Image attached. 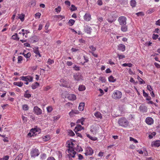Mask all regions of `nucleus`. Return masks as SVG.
Instances as JSON below:
<instances>
[{
    "instance_id": "5fc2aeb1",
    "label": "nucleus",
    "mask_w": 160,
    "mask_h": 160,
    "mask_svg": "<svg viewBox=\"0 0 160 160\" xmlns=\"http://www.w3.org/2000/svg\"><path fill=\"white\" fill-rule=\"evenodd\" d=\"M130 141H133L135 143L138 142V141L136 139H135L131 137H130Z\"/></svg>"
},
{
    "instance_id": "393cba45",
    "label": "nucleus",
    "mask_w": 160,
    "mask_h": 160,
    "mask_svg": "<svg viewBox=\"0 0 160 160\" xmlns=\"http://www.w3.org/2000/svg\"><path fill=\"white\" fill-rule=\"evenodd\" d=\"M121 30L123 32H126L128 30V27L125 25H122L121 28Z\"/></svg>"
},
{
    "instance_id": "c85d7f7f",
    "label": "nucleus",
    "mask_w": 160,
    "mask_h": 160,
    "mask_svg": "<svg viewBox=\"0 0 160 160\" xmlns=\"http://www.w3.org/2000/svg\"><path fill=\"white\" fill-rule=\"evenodd\" d=\"M108 80L110 82H115L116 80L112 76H110L108 78Z\"/></svg>"
},
{
    "instance_id": "412c9836",
    "label": "nucleus",
    "mask_w": 160,
    "mask_h": 160,
    "mask_svg": "<svg viewBox=\"0 0 160 160\" xmlns=\"http://www.w3.org/2000/svg\"><path fill=\"white\" fill-rule=\"evenodd\" d=\"M13 85L19 87H21L23 85V83L21 82H14L13 83Z\"/></svg>"
},
{
    "instance_id": "774afa93",
    "label": "nucleus",
    "mask_w": 160,
    "mask_h": 160,
    "mask_svg": "<svg viewBox=\"0 0 160 160\" xmlns=\"http://www.w3.org/2000/svg\"><path fill=\"white\" fill-rule=\"evenodd\" d=\"M99 6H101L102 4V0H98L97 2Z\"/></svg>"
},
{
    "instance_id": "4d7b16f0",
    "label": "nucleus",
    "mask_w": 160,
    "mask_h": 160,
    "mask_svg": "<svg viewBox=\"0 0 160 160\" xmlns=\"http://www.w3.org/2000/svg\"><path fill=\"white\" fill-rule=\"evenodd\" d=\"M68 134L69 135L72 136H73L75 135V134L74 132L71 130L69 131Z\"/></svg>"
},
{
    "instance_id": "49530a36",
    "label": "nucleus",
    "mask_w": 160,
    "mask_h": 160,
    "mask_svg": "<svg viewBox=\"0 0 160 160\" xmlns=\"http://www.w3.org/2000/svg\"><path fill=\"white\" fill-rule=\"evenodd\" d=\"M99 80L101 81L102 82H105L106 81L105 78L103 77H100L99 78Z\"/></svg>"
},
{
    "instance_id": "7ed1b4c3",
    "label": "nucleus",
    "mask_w": 160,
    "mask_h": 160,
    "mask_svg": "<svg viewBox=\"0 0 160 160\" xmlns=\"http://www.w3.org/2000/svg\"><path fill=\"white\" fill-rule=\"evenodd\" d=\"M72 146H70L69 144H68L69 149L68 150V152L69 153V156L72 158L75 157L76 154L75 151L74 150L73 148V143L71 142Z\"/></svg>"
},
{
    "instance_id": "13d9d810",
    "label": "nucleus",
    "mask_w": 160,
    "mask_h": 160,
    "mask_svg": "<svg viewBox=\"0 0 160 160\" xmlns=\"http://www.w3.org/2000/svg\"><path fill=\"white\" fill-rule=\"evenodd\" d=\"M9 158L8 156H6L3 157V158H0V160H8Z\"/></svg>"
},
{
    "instance_id": "052dcab7",
    "label": "nucleus",
    "mask_w": 160,
    "mask_h": 160,
    "mask_svg": "<svg viewBox=\"0 0 160 160\" xmlns=\"http://www.w3.org/2000/svg\"><path fill=\"white\" fill-rule=\"evenodd\" d=\"M138 16H142L144 15V14L143 12H139L136 14Z\"/></svg>"
},
{
    "instance_id": "ddd939ff",
    "label": "nucleus",
    "mask_w": 160,
    "mask_h": 160,
    "mask_svg": "<svg viewBox=\"0 0 160 160\" xmlns=\"http://www.w3.org/2000/svg\"><path fill=\"white\" fill-rule=\"evenodd\" d=\"M139 109L142 112H146L147 111V107L144 104H142L140 106Z\"/></svg>"
},
{
    "instance_id": "5701e85b",
    "label": "nucleus",
    "mask_w": 160,
    "mask_h": 160,
    "mask_svg": "<svg viewBox=\"0 0 160 160\" xmlns=\"http://www.w3.org/2000/svg\"><path fill=\"white\" fill-rule=\"evenodd\" d=\"M39 83L37 82L33 83L32 84V88L33 89H35L38 88L39 86Z\"/></svg>"
},
{
    "instance_id": "a19ab883",
    "label": "nucleus",
    "mask_w": 160,
    "mask_h": 160,
    "mask_svg": "<svg viewBox=\"0 0 160 160\" xmlns=\"http://www.w3.org/2000/svg\"><path fill=\"white\" fill-rule=\"evenodd\" d=\"M84 120L83 118H82L80 119H78L77 121V123H81V124L83 125L84 124Z\"/></svg>"
},
{
    "instance_id": "f704fd0d",
    "label": "nucleus",
    "mask_w": 160,
    "mask_h": 160,
    "mask_svg": "<svg viewBox=\"0 0 160 160\" xmlns=\"http://www.w3.org/2000/svg\"><path fill=\"white\" fill-rule=\"evenodd\" d=\"M132 64L131 63H124L122 64V66L123 67L128 66L129 67H132Z\"/></svg>"
},
{
    "instance_id": "dca6fc26",
    "label": "nucleus",
    "mask_w": 160,
    "mask_h": 160,
    "mask_svg": "<svg viewBox=\"0 0 160 160\" xmlns=\"http://www.w3.org/2000/svg\"><path fill=\"white\" fill-rule=\"evenodd\" d=\"M84 20L87 21H89L91 19V16L89 13H86L84 16Z\"/></svg>"
},
{
    "instance_id": "37998d69",
    "label": "nucleus",
    "mask_w": 160,
    "mask_h": 160,
    "mask_svg": "<svg viewBox=\"0 0 160 160\" xmlns=\"http://www.w3.org/2000/svg\"><path fill=\"white\" fill-rule=\"evenodd\" d=\"M22 55H23L26 58H30L31 56V54L30 52H28L27 54H25L23 53H22Z\"/></svg>"
},
{
    "instance_id": "c756f323",
    "label": "nucleus",
    "mask_w": 160,
    "mask_h": 160,
    "mask_svg": "<svg viewBox=\"0 0 160 160\" xmlns=\"http://www.w3.org/2000/svg\"><path fill=\"white\" fill-rule=\"evenodd\" d=\"M22 153H20L16 158L14 160H21L22 158Z\"/></svg>"
},
{
    "instance_id": "79ce46f5",
    "label": "nucleus",
    "mask_w": 160,
    "mask_h": 160,
    "mask_svg": "<svg viewBox=\"0 0 160 160\" xmlns=\"http://www.w3.org/2000/svg\"><path fill=\"white\" fill-rule=\"evenodd\" d=\"M34 52L37 55H38L39 57H41V55L40 53L39 52L38 50V48H37L36 50H34Z\"/></svg>"
},
{
    "instance_id": "c03bdc74",
    "label": "nucleus",
    "mask_w": 160,
    "mask_h": 160,
    "mask_svg": "<svg viewBox=\"0 0 160 160\" xmlns=\"http://www.w3.org/2000/svg\"><path fill=\"white\" fill-rule=\"evenodd\" d=\"M156 134V133L155 132H152L148 136V137L149 139H152L153 138L154 136H155Z\"/></svg>"
},
{
    "instance_id": "7c9ffc66",
    "label": "nucleus",
    "mask_w": 160,
    "mask_h": 160,
    "mask_svg": "<svg viewBox=\"0 0 160 160\" xmlns=\"http://www.w3.org/2000/svg\"><path fill=\"white\" fill-rule=\"evenodd\" d=\"M25 15L23 14L19 15L18 18L21 21L23 22L24 20Z\"/></svg>"
},
{
    "instance_id": "39448f33",
    "label": "nucleus",
    "mask_w": 160,
    "mask_h": 160,
    "mask_svg": "<svg viewBox=\"0 0 160 160\" xmlns=\"http://www.w3.org/2000/svg\"><path fill=\"white\" fill-rule=\"evenodd\" d=\"M126 20L127 18L124 16H121L118 19L120 25L122 26L126 25L127 23Z\"/></svg>"
},
{
    "instance_id": "bb28decb",
    "label": "nucleus",
    "mask_w": 160,
    "mask_h": 160,
    "mask_svg": "<svg viewBox=\"0 0 160 160\" xmlns=\"http://www.w3.org/2000/svg\"><path fill=\"white\" fill-rule=\"evenodd\" d=\"M35 130L32 129L31 130V132H29L28 134V136L30 137H32V136H33L35 133Z\"/></svg>"
},
{
    "instance_id": "09e8293b",
    "label": "nucleus",
    "mask_w": 160,
    "mask_h": 160,
    "mask_svg": "<svg viewBox=\"0 0 160 160\" xmlns=\"http://www.w3.org/2000/svg\"><path fill=\"white\" fill-rule=\"evenodd\" d=\"M87 137H88V138H90V139H91L92 140L95 141L96 140V138L93 137L91 136L89 134H87Z\"/></svg>"
},
{
    "instance_id": "e433bc0d",
    "label": "nucleus",
    "mask_w": 160,
    "mask_h": 160,
    "mask_svg": "<svg viewBox=\"0 0 160 160\" xmlns=\"http://www.w3.org/2000/svg\"><path fill=\"white\" fill-rule=\"evenodd\" d=\"M12 39L13 40H19V38L18 37V34L17 33H15L14 35L12 36Z\"/></svg>"
},
{
    "instance_id": "423d86ee",
    "label": "nucleus",
    "mask_w": 160,
    "mask_h": 160,
    "mask_svg": "<svg viewBox=\"0 0 160 160\" xmlns=\"http://www.w3.org/2000/svg\"><path fill=\"white\" fill-rule=\"evenodd\" d=\"M99 129V128L98 125H92L91 127L90 131L93 134H96L98 132Z\"/></svg>"
},
{
    "instance_id": "9d476101",
    "label": "nucleus",
    "mask_w": 160,
    "mask_h": 160,
    "mask_svg": "<svg viewBox=\"0 0 160 160\" xmlns=\"http://www.w3.org/2000/svg\"><path fill=\"white\" fill-rule=\"evenodd\" d=\"M84 30L86 32L90 34L91 33L92 29L90 26L86 25L84 27Z\"/></svg>"
},
{
    "instance_id": "6ab92c4d",
    "label": "nucleus",
    "mask_w": 160,
    "mask_h": 160,
    "mask_svg": "<svg viewBox=\"0 0 160 160\" xmlns=\"http://www.w3.org/2000/svg\"><path fill=\"white\" fill-rule=\"evenodd\" d=\"M39 39V37L37 36L33 37L31 39L32 43H35L38 42Z\"/></svg>"
},
{
    "instance_id": "f257e3e1",
    "label": "nucleus",
    "mask_w": 160,
    "mask_h": 160,
    "mask_svg": "<svg viewBox=\"0 0 160 160\" xmlns=\"http://www.w3.org/2000/svg\"><path fill=\"white\" fill-rule=\"evenodd\" d=\"M118 123L119 126L126 128L128 125L129 122L126 118L122 117L118 120Z\"/></svg>"
},
{
    "instance_id": "e2e57ef3",
    "label": "nucleus",
    "mask_w": 160,
    "mask_h": 160,
    "mask_svg": "<svg viewBox=\"0 0 160 160\" xmlns=\"http://www.w3.org/2000/svg\"><path fill=\"white\" fill-rule=\"evenodd\" d=\"M60 117V115H58L57 116L53 117V119L54 120H58Z\"/></svg>"
},
{
    "instance_id": "0e129e2a",
    "label": "nucleus",
    "mask_w": 160,
    "mask_h": 160,
    "mask_svg": "<svg viewBox=\"0 0 160 160\" xmlns=\"http://www.w3.org/2000/svg\"><path fill=\"white\" fill-rule=\"evenodd\" d=\"M74 69L76 71H79L80 70L79 67L75 65L73 67Z\"/></svg>"
},
{
    "instance_id": "864d4df0",
    "label": "nucleus",
    "mask_w": 160,
    "mask_h": 160,
    "mask_svg": "<svg viewBox=\"0 0 160 160\" xmlns=\"http://www.w3.org/2000/svg\"><path fill=\"white\" fill-rule=\"evenodd\" d=\"M61 10V8L60 6H58L57 8L55 9V11L58 13Z\"/></svg>"
},
{
    "instance_id": "b1692460",
    "label": "nucleus",
    "mask_w": 160,
    "mask_h": 160,
    "mask_svg": "<svg viewBox=\"0 0 160 160\" xmlns=\"http://www.w3.org/2000/svg\"><path fill=\"white\" fill-rule=\"evenodd\" d=\"M78 89L79 91H82L85 90L86 88L84 85H81L79 86Z\"/></svg>"
},
{
    "instance_id": "603ef678",
    "label": "nucleus",
    "mask_w": 160,
    "mask_h": 160,
    "mask_svg": "<svg viewBox=\"0 0 160 160\" xmlns=\"http://www.w3.org/2000/svg\"><path fill=\"white\" fill-rule=\"evenodd\" d=\"M18 63H21V62L22 60V56H19L18 57Z\"/></svg>"
},
{
    "instance_id": "bf43d9fd",
    "label": "nucleus",
    "mask_w": 160,
    "mask_h": 160,
    "mask_svg": "<svg viewBox=\"0 0 160 160\" xmlns=\"http://www.w3.org/2000/svg\"><path fill=\"white\" fill-rule=\"evenodd\" d=\"M118 56L119 59H122L125 57V56L123 55H120L119 54H118Z\"/></svg>"
},
{
    "instance_id": "6e6552de",
    "label": "nucleus",
    "mask_w": 160,
    "mask_h": 160,
    "mask_svg": "<svg viewBox=\"0 0 160 160\" xmlns=\"http://www.w3.org/2000/svg\"><path fill=\"white\" fill-rule=\"evenodd\" d=\"M33 112L37 115H40L42 113V110L37 106H35L33 108Z\"/></svg>"
},
{
    "instance_id": "4be33fe9",
    "label": "nucleus",
    "mask_w": 160,
    "mask_h": 160,
    "mask_svg": "<svg viewBox=\"0 0 160 160\" xmlns=\"http://www.w3.org/2000/svg\"><path fill=\"white\" fill-rule=\"evenodd\" d=\"M95 116L97 118L101 119L102 118V116L101 113L98 112H97L94 113Z\"/></svg>"
},
{
    "instance_id": "f03ea898",
    "label": "nucleus",
    "mask_w": 160,
    "mask_h": 160,
    "mask_svg": "<svg viewBox=\"0 0 160 160\" xmlns=\"http://www.w3.org/2000/svg\"><path fill=\"white\" fill-rule=\"evenodd\" d=\"M112 98L115 100L120 99L122 96V92L118 90H115L112 94Z\"/></svg>"
},
{
    "instance_id": "69168bd1",
    "label": "nucleus",
    "mask_w": 160,
    "mask_h": 160,
    "mask_svg": "<svg viewBox=\"0 0 160 160\" xmlns=\"http://www.w3.org/2000/svg\"><path fill=\"white\" fill-rule=\"evenodd\" d=\"M24 96L25 98H30L31 97V95L30 94H29V93H25L24 94Z\"/></svg>"
},
{
    "instance_id": "2eb2a0df",
    "label": "nucleus",
    "mask_w": 160,
    "mask_h": 160,
    "mask_svg": "<svg viewBox=\"0 0 160 160\" xmlns=\"http://www.w3.org/2000/svg\"><path fill=\"white\" fill-rule=\"evenodd\" d=\"M84 129V128L82 127L81 125L78 124L77 125V126L75 127L74 129V131L75 132H76L78 131H80Z\"/></svg>"
},
{
    "instance_id": "58836bf2",
    "label": "nucleus",
    "mask_w": 160,
    "mask_h": 160,
    "mask_svg": "<svg viewBox=\"0 0 160 160\" xmlns=\"http://www.w3.org/2000/svg\"><path fill=\"white\" fill-rule=\"evenodd\" d=\"M22 109L24 111H27L28 109V107L27 104H24L22 105Z\"/></svg>"
},
{
    "instance_id": "0eeeda50",
    "label": "nucleus",
    "mask_w": 160,
    "mask_h": 160,
    "mask_svg": "<svg viewBox=\"0 0 160 160\" xmlns=\"http://www.w3.org/2000/svg\"><path fill=\"white\" fill-rule=\"evenodd\" d=\"M20 79L26 82H32L33 80V78L30 76H22L20 77Z\"/></svg>"
},
{
    "instance_id": "ea45409f",
    "label": "nucleus",
    "mask_w": 160,
    "mask_h": 160,
    "mask_svg": "<svg viewBox=\"0 0 160 160\" xmlns=\"http://www.w3.org/2000/svg\"><path fill=\"white\" fill-rule=\"evenodd\" d=\"M70 9L72 11H73L76 10L77 8L74 5H72Z\"/></svg>"
},
{
    "instance_id": "9b49d317",
    "label": "nucleus",
    "mask_w": 160,
    "mask_h": 160,
    "mask_svg": "<svg viewBox=\"0 0 160 160\" xmlns=\"http://www.w3.org/2000/svg\"><path fill=\"white\" fill-rule=\"evenodd\" d=\"M152 147H158L160 146V141L157 140L154 141L152 142Z\"/></svg>"
},
{
    "instance_id": "c9c22d12",
    "label": "nucleus",
    "mask_w": 160,
    "mask_h": 160,
    "mask_svg": "<svg viewBox=\"0 0 160 160\" xmlns=\"http://www.w3.org/2000/svg\"><path fill=\"white\" fill-rule=\"evenodd\" d=\"M137 79L139 81L140 84H144L145 83V82L139 76H138Z\"/></svg>"
},
{
    "instance_id": "f3484780",
    "label": "nucleus",
    "mask_w": 160,
    "mask_h": 160,
    "mask_svg": "<svg viewBox=\"0 0 160 160\" xmlns=\"http://www.w3.org/2000/svg\"><path fill=\"white\" fill-rule=\"evenodd\" d=\"M146 122L148 125H151L153 122V121L152 118L151 117H148L146 119Z\"/></svg>"
},
{
    "instance_id": "473e14b6",
    "label": "nucleus",
    "mask_w": 160,
    "mask_h": 160,
    "mask_svg": "<svg viewBox=\"0 0 160 160\" xmlns=\"http://www.w3.org/2000/svg\"><path fill=\"white\" fill-rule=\"evenodd\" d=\"M47 110L48 113L51 112L53 108L51 106H49L46 108Z\"/></svg>"
},
{
    "instance_id": "2f4dec72",
    "label": "nucleus",
    "mask_w": 160,
    "mask_h": 160,
    "mask_svg": "<svg viewBox=\"0 0 160 160\" xmlns=\"http://www.w3.org/2000/svg\"><path fill=\"white\" fill-rule=\"evenodd\" d=\"M50 138L49 135H48L43 137V139L45 141H47L50 140Z\"/></svg>"
},
{
    "instance_id": "f8f14e48",
    "label": "nucleus",
    "mask_w": 160,
    "mask_h": 160,
    "mask_svg": "<svg viewBox=\"0 0 160 160\" xmlns=\"http://www.w3.org/2000/svg\"><path fill=\"white\" fill-rule=\"evenodd\" d=\"M74 78L76 80L79 81L81 80H82V76L80 74H76L73 76Z\"/></svg>"
},
{
    "instance_id": "4468645a",
    "label": "nucleus",
    "mask_w": 160,
    "mask_h": 160,
    "mask_svg": "<svg viewBox=\"0 0 160 160\" xmlns=\"http://www.w3.org/2000/svg\"><path fill=\"white\" fill-rule=\"evenodd\" d=\"M118 50L122 52H124L125 50V46L122 44H119L118 46Z\"/></svg>"
},
{
    "instance_id": "4c0bfd02",
    "label": "nucleus",
    "mask_w": 160,
    "mask_h": 160,
    "mask_svg": "<svg viewBox=\"0 0 160 160\" xmlns=\"http://www.w3.org/2000/svg\"><path fill=\"white\" fill-rule=\"evenodd\" d=\"M75 21L74 20L71 19L69 21L68 23L70 26H71L74 24L75 23Z\"/></svg>"
},
{
    "instance_id": "3c124183",
    "label": "nucleus",
    "mask_w": 160,
    "mask_h": 160,
    "mask_svg": "<svg viewBox=\"0 0 160 160\" xmlns=\"http://www.w3.org/2000/svg\"><path fill=\"white\" fill-rule=\"evenodd\" d=\"M89 48L92 51L91 52H94L96 49V48L95 47H94V46L93 45H91V46H90Z\"/></svg>"
},
{
    "instance_id": "aec40b11",
    "label": "nucleus",
    "mask_w": 160,
    "mask_h": 160,
    "mask_svg": "<svg viewBox=\"0 0 160 160\" xmlns=\"http://www.w3.org/2000/svg\"><path fill=\"white\" fill-rule=\"evenodd\" d=\"M85 105L84 102H81L80 103L78 107V109L80 111H82L84 109V107Z\"/></svg>"
},
{
    "instance_id": "6e6d98bb",
    "label": "nucleus",
    "mask_w": 160,
    "mask_h": 160,
    "mask_svg": "<svg viewBox=\"0 0 160 160\" xmlns=\"http://www.w3.org/2000/svg\"><path fill=\"white\" fill-rule=\"evenodd\" d=\"M159 37V35L158 34H154L152 35V38L154 40H156Z\"/></svg>"
},
{
    "instance_id": "cd10ccee",
    "label": "nucleus",
    "mask_w": 160,
    "mask_h": 160,
    "mask_svg": "<svg viewBox=\"0 0 160 160\" xmlns=\"http://www.w3.org/2000/svg\"><path fill=\"white\" fill-rule=\"evenodd\" d=\"M155 11L154 8H150L147 11L146 13L148 14H151L153 13Z\"/></svg>"
},
{
    "instance_id": "a18cd8bd",
    "label": "nucleus",
    "mask_w": 160,
    "mask_h": 160,
    "mask_svg": "<svg viewBox=\"0 0 160 160\" xmlns=\"http://www.w3.org/2000/svg\"><path fill=\"white\" fill-rule=\"evenodd\" d=\"M83 59L84 61L83 62L82 64H83L86 62H87L88 61V57L85 56H84L83 57Z\"/></svg>"
},
{
    "instance_id": "a878e982",
    "label": "nucleus",
    "mask_w": 160,
    "mask_h": 160,
    "mask_svg": "<svg viewBox=\"0 0 160 160\" xmlns=\"http://www.w3.org/2000/svg\"><path fill=\"white\" fill-rule=\"evenodd\" d=\"M107 20L110 23H112L113 22H114L115 20V19L114 17H110L109 18H108Z\"/></svg>"
},
{
    "instance_id": "8fccbe9b",
    "label": "nucleus",
    "mask_w": 160,
    "mask_h": 160,
    "mask_svg": "<svg viewBox=\"0 0 160 160\" xmlns=\"http://www.w3.org/2000/svg\"><path fill=\"white\" fill-rule=\"evenodd\" d=\"M54 62V61L53 60H52L50 58L48 59L47 63L49 65H51L52 63H53Z\"/></svg>"
},
{
    "instance_id": "680f3d73",
    "label": "nucleus",
    "mask_w": 160,
    "mask_h": 160,
    "mask_svg": "<svg viewBox=\"0 0 160 160\" xmlns=\"http://www.w3.org/2000/svg\"><path fill=\"white\" fill-rule=\"evenodd\" d=\"M147 88L149 91H152V88L150 85H148L147 86Z\"/></svg>"
},
{
    "instance_id": "1a4fd4ad",
    "label": "nucleus",
    "mask_w": 160,
    "mask_h": 160,
    "mask_svg": "<svg viewBox=\"0 0 160 160\" xmlns=\"http://www.w3.org/2000/svg\"><path fill=\"white\" fill-rule=\"evenodd\" d=\"M93 150L90 147H88L86 149L85 154L86 156L91 155L93 153Z\"/></svg>"
},
{
    "instance_id": "a211bd4d",
    "label": "nucleus",
    "mask_w": 160,
    "mask_h": 160,
    "mask_svg": "<svg viewBox=\"0 0 160 160\" xmlns=\"http://www.w3.org/2000/svg\"><path fill=\"white\" fill-rule=\"evenodd\" d=\"M68 98L70 100L73 101L75 100L76 98V96L74 94H69L68 96Z\"/></svg>"
},
{
    "instance_id": "20e7f679",
    "label": "nucleus",
    "mask_w": 160,
    "mask_h": 160,
    "mask_svg": "<svg viewBox=\"0 0 160 160\" xmlns=\"http://www.w3.org/2000/svg\"><path fill=\"white\" fill-rule=\"evenodd\" d=\"M39 153L38 150L36 148L32 149L30 152L31 157L33 158L38 156L39 155Z\"/></svg>"
},
{
    "instance_id": "de8ad7c7",
    "label": "nucleus",
    "mask_w": 160,
    "mask_h": 160,
    "mask_svg": "<svg viewBox=\"0 0 160 160\" xmlns=\"http://www.w3.org/2000/svg\"><path fill=\"white\" fill-rule=\"evenodd\" d=\"M40 157L42 160H44L46 158V155L45 153H43L41 155Z\"/></svg>"
},
{
    "instance_id": "338daca9",
    "label": "nucleus",
    "mask_w": 160,
    "mask_h": 160,
    "mask_svg": "<svg viewBox=\"0 0 160 160\" xmlns=\"http://www.w3.org/2000/svg\"><path fill=\"white\" fill-rule=\"evenodd\" d=\"M65 4L68 6V7L70 6V2L68 1H65Z\"/></svg>"
},
{
    "instance_id": "72a5a7b5",
    "label": "nucleus",
    "mask_w": 160,
    "mask_h": 160,
    "mask_svg": "<svg viewBox=\"0 0 160 160\" xmlns=\"http://www.w3.org/2000/svg\"><path fill=\"white\" fill-rule=\"evenodd\" d=\"M130 3L132 7H134L136 5V2L135 0H132L131 1Z\"/></svg>"
}]
</instances>
